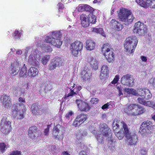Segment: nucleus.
I'll list each match as a JSON object with an SVG mask.
<instances>
[{
  "label": "nucleus",
  "mask_w": 155,
  "mask_h": 155,
  "mask_svg": "<svg viewBox=\"0 0 155 155\" xmlns=\"http://www.w3.org/2000/svg\"><path fill=\"white\" fill-rule=\"evenodd\" d=\"M51 36H47L45 38V43L58 48L61 46L62 42L60 38L62 37L61 33L58 31H53L51 33Z\"/></svg>",
  "instance_id": "1"
},
{
  "label": "nucleus",
  "mask_w": 155,
  "mask_h": 155,
  "mask_svg": "<svg viewBox=\"0 0 155 155\" xmlns=\"http://www.w3.org/2000/svg\"><path fill=\"white\" fill-rule=\"evenodd\" d=\"M118 15L119 20L126 24L131 23L134 18L131 12L126 8L120 9Z\"/></svg>",
  "instance_id": "2"
},
{
  "label": "nucleus",
  "mask_w": 155,
  "mask_h": 155,
  "mask_svg": "<svg viewBox=\"0 0 155 155\" xmlns=\"http://www.w3.org/2000/svg\"><path fill=\"white\" fill-rule=\"evenodd\" d=\"M138 43L135 36L129 37L126 39L124 44V47L129 54H133Z\"/></svg>",
  "instance_id": "3"
},
{
  "label": "nucleus",
  "mask_w": 155,
  "mask_h": 155,
  "mask_svg": "<svg viewBox=\"0 0 155 155\" xmlns=\"http://www.w3.org/2000/svg\"><path fill=\"white\" fill-rule=\"evenodd\" d=\"M155 129V125L152 121L147 120L143 121L141 124L140 127V132L143 137L146 136L148 134L147 130L150 132Z\"/></svg>",
  "instance_id": "4"
},
{
  "label": "nucleus",
  "mask_w": 155,
  "mask_h": 155,
  "mask_svg": "<svg viewBox=\"0 0 155 155\" xmlns=\"http://www.w3.org/2000/svg\"><path fill=\"white\" fill-rule=\"evenodd\" d=\"M7 116L6 115L3 116L0 123V131L5 134H9L12 128V122L10 121L7 120Z\"/></svg>",
  "instance_id": "5"
},
{
  "label": "nucleus",
  "mask_w": 155,
  "mask_h": 155,
  "mask_svg": "<svg viewBox=\"0 0 155 155\" xmlns=\"http://www.w3.org/2000/svg\"><path fill=\"white\" fill-rule=\"evenodd\" d=\"M123 123L124 130L127 141L130 145H135L138 140L137 135L134 133L131 134L127 125L124 122Z\"/></svg>",
  "instance_id": "6"
},
{
  "label": "nucleus",
  "mask_w": 155,
  "mask_h": 155,
  "mask_svg": "<svg viewBox=\"0 0 155 155\" xmlns=\"http://www.w3.org/2000/svg\"><path fill=\"white\" fill-rule=\"evenodd\" d=\"M26 111V108H19L15 105H12L11 107V117L13 119H22L24 117Z\"/></svg>",
  "instance_id": "7"
},
{
  "label": "nucleus",
  "mask_w": 155,
  "mask_h": 155,
  "mask_svg": "<svg viewBox=\"0 0 155 155\" xmlns=\"http://www.w3.org/2000/svg\"><path fill=\"white\" fill-rule=\"evenodd\" d=\"M83 43L78 40H76L70 45V49L72 55L76 56L79 52L83 50Z\"/></svg>",
  "instance_id": "8"
},
{
  "label": "nucleus",
  "mask_w": 155,
  "mask_h": 155,
  "mask_svg": "<svg viewBox=\"0 0 155 155\" xmlns=\"http://www.w3.org/2000/svg\"><path fill=\"white\" fill-rule=\"evenodd\" d=\"M135 2L144 8H147L148 7L155 8V0H135Z\"/></svg>",
  "instance_id": "9"
},
{
  "label": "nucleus",
  "mask_w": 155,
  "mask_h": 155,
  "mask_svg": "<svg viewBox=\"0 0 155 155\" xmlns=\"http://www.w3.org/2000/svg\"><path fill=\"white\" fill-rule=\"evenodd\" d=\"M87 117L86 114L81 113L77 115L73 123V126L75 127H78L85 122Z\"/></svg>",
  "instance_id": "10"
},
{
  "label": "nucleus",
  "mask_w": 155,
  "mask_h": 155,
  "mask_svg": "<svg viewBox=\"0 0 155 155\" xmlns=\"http://www.w3.org/2000/svg\"><path fill=\"white\" fill-rule=\"evenodd\" d=\"M134 81L133 76L128 74L123 75L121 79L122 84L129 87H131L134 85Z\"/></svg>",
  "instance_id": "11"
},
{
  "label": "nucleus",
  "mask_w": 155,
  "mask_h": 155,
  "mask_svg": "<svg viewBox=\"0 0 155 155\" xmlns=\"http://www.w3.org/2000/svg\"><path fill=\"white\" fill-rule=\"evenodd\" d=\"M76 103L78 109L81 111L87 112L89 111L91 109V106L88 103L78 99L76 100Z\"/></svg>",
  "instance_id": "12"
},
{
  "label": "nucleus",
  "mask_w": 155,
  "mask_h": 155,
  "mask_svg": "<svg viewBox=\"0 0 155 155\" xmlns=\"http://www.w3.org/2000/svg\"><path fill=\"white\" fill-rule=\"evenodd\" d=\"M1 103L2 106H4L5 108H8L12 104L11 98L9 96L3 94L0 98Z\"/></svg>",
  "instance_id": "13"
},
{
  "label": "nucleus",
  "mask_w": 155,
  "mask_h": 155,
  "mask_svg": "<svg viewBox=\"0 0 155 155\" xmlns=\"http://www.w3.org/2000/svg\"><path fill=\"white\" fill-rule=\"evenodd\" d=\"M20 68L19 63L17 60L15 61L11 64L9 68V73L12 75H17Z\"/></svg>",
  "instance_id": "14"
},
{
  "label": "nucleus",
  "mask_w": 155,
  "mask_h": 155,
  "mask_svg": "<svg viewBox=\"0 0 155 155\" xmlns=\"http://www.w3.org/2000/svg\"><path fill=\"white\" fill-rule=\"evenodd\" d=\"M29 137L31 139H35L39 136V130L37 127L35 126L30 127L28 132Z\"/></svg>",
  "instance_id": "15"
},
{
  "label": "nucleus",
  "mask_w": 155,
  "mask_h": 155,
  "mask_svg": "<svg viewBox=\"0 0 155 155\" xmlns=\"http://www.w3.org/2000/svg\"><path fill=\"white\" fill-rule=\"evenodd\" d=\"M40 107V106L36 104H33L32 105L31 111L33 115L40 116L43 114L44 110Z\"/></svg>",
  "instance_id": "16"
},
{
  "label": "nucleus",
  "mask_w": 155,
  "mask_h": 155,
  "mask_svg": "<svg viewBox=\"0 0 155 155\" xmlns=\"http://www.w3.org/2000/svg\"><path fill=\"white\" fill-rule=\"evenodd\" d=\"M135 104H130L125 106L122 110L129 115L134 116Z\"/></svg>",
  "instance_id": "17"
},
{
  "label": "nucleus",
  "mask_w": 155,
  "mask_h": 155,
  "mask_svg": "<svg viewBox=\"0 0 155 155\" xmlns=\"http://www.w3.org/2000/svg\"><path fill=\"white\" fill-rule=\"evenodd\" d=\"M144 24L140 21H138L135 23L134 26L133 31L140 35L144 31Z\"/></svg>",
  "instance_id": "18"
},
{
  "label": "nucleus",
  "mask_w": 155,
  "mask_h": 155,
  "mask_svg": "<svg viewBox=\"0 0 155 155\" xmlns=\"http://www.w3.org/2000/svg\"><path fill=\"white\" fill-rule=\"evenodd\" d=\"M64 127L62 125L57 124L56 126H54L53 128L52 132V135L54 139H57V140H59L58 134L60 131L64 129Z\"/></svg>",
  "instance_id": "19"
},
{
  "label": "nucleus",
  "mask_w": 155,
  "mask_h": 155,
  "mask_svg": "<svg viewBox=\"0 0 155 155\" xmlns=\"http://www.w3.org/2000/svg\"><path fill=\"white\" fill-rule=\"evenodd\" d=\"M110 25L115 30L118 31L121 30L123 28V25L114 19L111 20L110 22Z\"/></svg>",
  "instance_id": "20"
},
{
  "label": "nucleus",
  "mask_w": 155,
  "mask_h": 155,
  "mask_svg": "<svg viewBox=\"0 0 155 155\" xmlns=\"http://www.w3.org/2000/svg\"><path fill=\"white\" fill-rule=\"evenodd\" d=\"M91 74H89L87 71L83 70L81 73V79L83 82H89L91 81Z\"/></svg>",
  "instance_id": "21"
},
{
  "label": "nucleus",
  "mask_w": 155,
  "mask_h": 155,
  "mask_svg": "<svg viewBox=\"0 0 155 155\" xmlns=\"http://www.w3.org/2000/svg\"><path fill=\"white\" fill-rule=\"evenodd\" d=\"M126 124L123 121H120V120L115 119L112 123L113 131L114 133L117 131L120 128L119 124H121L122 125V130H124L123 123Z\"/></svg>",
  "instance_id": "22"
},
{
  "label": "nucleus",
  "mask_w": 155,
  "mask_h": 155,
  "mask_svg": "<svg viewBox=\"0 0 155 155\" xmlns=\"http://www.w3.org/2000/svg\"><path fill=\"white\" fill-rule=\"evenodd\" d=\"M134 116L142 114L146 111L145 108L138 104H135Z\"/></svg>",
  "instance_id": "23"
},
{
  "label": "nucleus",
  "mask_w": 155,
  "mask_h": 155,
  "mask_svg": "<svg viewBox=\"0 0 155 155\" xmlns=\"http://www.w3.org/2000/svg\"><path fill=\"white\" fill-rule=\"evenodd\" d=\"M109 71L107 65H103L101 67L100 76V78L103 79L107 77L108 75Z\"/></svg>",
  "instance_id": "24"
},
{
  "label": "nucleus",
  "mask_w": 155,
  "mask_h": 155,
  "mask_svg": "<svg viewBox=\"0 0 155 155\" xmlns=\"http://www.w3.org/2000/svg\"><path fill=\"white\" fill-rule=\"evenodd\" d=\"M80 19L81 22V24L83 27L86 28L89 26L87 16L83 14H82L80 16Z\"/></svg>",
  "instance_id": "25"
},
{
  "label": "nucleus",
  "mask_w": 155,
  "mask_h": 155,
  "mask_svg": "<svg viewBox=\"0 0 155 155\" xmlns=\"http://www.w3.org/2000/svg\"><path fill=\"white\" fill-rule=\"evenodd\" d=\"M95 45V43L92 40L88 39L86 40L85 47L87 50L91 51L94 49Z\"/></svg>",
  "instance_id": "26"
},
{
  "label": "nucleus",
  "mask_w": 155,
  "mask_h": 155,
  "mask_svg": "<svg viewBox=\"0 0 155 155\" xmlns=\"http://www.w3.org/2000/svg\"><path fill=\"white\" fill-rule=\"evenodd\" d=\"M39 71L36 68L31 67L28 71V75L31 77H34L38 75Z\"/></svg>",
  "instance_id": "27"
},
{
  "label": "nucleus",
  "mask_w": 155,
  "mask_h": 155,
  "mask_svg": "<svg viewBox=\"0 0 155 155\" xmlns=\"http://www.w3.org/2000/svg\"><path fill=\"white\" fill-rule=\"evenodd\" d=\"M112 48L110 45L108 43H105L101 47V51L103 55L109 53L112 51Z\"/></svg>",
  "instance_id": "28"
},
{
  "label": "nucleus",
  "mask_w": 155,
  "mask_h": 155,
  "mask_svg": "<svg viewBox=\"0 0 155 155\" xmlns=\"http://www.w3.org/2000/svg\"><path fill=\"white\" fill-rule=\"evenodd\" d=\"M19 104L15 103L13 105H15L17 107L22 108H26V106L24 104L25 102V99L24 98L20 97H19L18 99Z\"/></svg>",
  "instance_id": "29"
},
{
  "label": "nucleus",
  "mask_w": 155,
  "mask_h": 155,
  "mask_svg": "<svg viewBox=\"0 0 155 155\" xmlns=\"http://www.w3.org/2000/svg\"><path fill=\"white\" fill-rule=\"evenodd\" d=\"M109 52L108 54L107 53L104 55L105 56L109 62L111 63L114 60L115 54L112 51Z\"/></svg>",
  "instance_id": "30"
},
{
  "label": "nucleus",
  "mask_w": 155,
  "mask_h": 155,
  "mask_svg": "<svg viewBox=\"0 0 155 155\" xmlns=\"http://www.w3.org/2000/svg\"><path fill=\"white\" fill-rule=\"evenodd\" d=\"M27 70V67L25 66V64H24L20 71L19 76L23 78L27 77L28 76Z\"/></svg>",
  "instance_id": "31"
},
{
  "label": "nucleus",
  "mask_w": 155,
  "mask_h": 155,
  "mask_svg": "<svg viewBox=\"0 0 155 155\" xmlns=\"http://www.w3.org/2000/svg\"><path fill=\"white\" fill-rule=\"evenodd\" d=\"M100 131L103 134V136L107 137L108 135V128L106 127L104 125L101 124L99 126Z\"/></svg>",
  "instance_id": "32"
},
{
  "label": "nucleus",
  "mask_w": 155,
  "mask_h": 155,
  "mask_svg": "<svg viewBox=\"0 0 155 155\" xmlns=\"http://www.w3.org/2000/svg\"><path fill=\"white\" fill-rule=\"evenodd\" d=\"M88 20L89 22V25L90 23L94 24L96 22V17L92 14H89L88 15Z\"/></svg>",
  "instance_id": "33"
},
{
  "label": "nucleus",
  "mask_w": 155,
  "mask_h": 155,
  "mask_svg": "<svg viewBox=\"0 0 155 155\" xmlns=\"http://www.w3.org/2000/svg\"><path fill=\"white\" fill-rule=\"evenodd\" d=\"M120 130L117 132V131L116 132L114 133L116 136H117L119 140L122 139L124 136L126 137V135L124 133V130Z\"/></svg>",
  "instance_id": "34"
},
{
  "label": "nucleus",
  "mask_w": 155,
  "mask_h": 155,
  "mask_svg": "<svg viewBox=\"0 0 155 155\" xmlns=\"http://www.w3.org/2000/svg\"><path fill=\"white\" fill-rule=\"evenodd\" d=\"M57 66H61L62 65V61L61 57L58 56L55 57L54 59L52 60Z\"/></svg>",
  "instance_id": "35"
},
{
  "label": "nucleus",
  "mask_w": 155,
  "mask_h": 155,
  "mask_svg": "<svg viewBox=\"0 0 155 155\" xmlns=\"http://www.w3.org/2000/svg\"><path fill=\"white\" fill-rule=\"evenodd\" d=\"M124 91L127 94H132L134 95L137 96V92L136 91L132 88H125L124 89Z\"/></svg>",
  "instance_id": "36"
},
{
  "label": "nucleus",
  "mask_w": 155,
  "mask_h": 155,
  "mask_svg": "<svg viewBox=\"0 0 155 155\" xmlns=\"http://www.w3.org/2000/svg\"><path fill=\"white\" fill-rule=\"evenodd\" d=\"M92 31L94 32L100 34L104 36H105L103 29L101 28H92Z\"/></svg>",
  "instance_id": "37"
},
{
  "label": "nucleus",
  "mask_w": 155,
  "mask_h": 155,
  "mask_svg": "<svg viewBox=\"0 0 155 155\" xmlns=\"http://www.w3.org/2000/svg\"><path fill=\"white\" fill-rule=\"evenodd\" d=\"M50 58V56L49 55H45L41 59V63L43 65H46L48 62L49 61Z\"/></svg>",
  "instance_id": "38"
},
{
  "label": "nucleus",
  "mask_w": 155,
  "mask_h": 155,
  "mask_svg": "<svg viewBox=\"0 0 155 155\" xmlns=\"http://www.w3.org/2000/svg\"><path fill=\"white\" fill-rule=\"evenodd\" d=\"M143 92V93H146L145 98L146 99L149 100L152 97V95L149 89L144 88Z\"/></svg>",
  "instance_id": "39"
},
{
  "label": "nucleus",
  "mask_w": 155,
  "mask_h": 155,
  "mask_svg": "<svg viewBox=\"0 0 155 155\" xmlns=\"http://www.w3.org/2000/svg\"><path fill=\"white\" fill-rule=\"evenodd\" d=\"M22 33L19 32L18 30H16L12 35L14 39L16 40L20 38Z\"/></svg>",
  "instance_id": "40"
},
{
  "label": "nucleus",
  "mask_w": 155,
  "mask_h": 155,
  "mask_svg": "<svg viewBox=\"0 0 155 155\" xmlns=\"http://www.w3.org/2000/svg\"><path fill=\"white\" fill-rule=\"evenodd\" d=\"M85 6L84 12H88L91 14L93 13V11H94V8L87 4H85Z\"/></svg>",
  "instance_id": "41"
},
{
  "label": "nucleus",
  "mask_w": 155,
  "mask_h": 155,
  "mask_svg": "<svg viewBox=\"0 0 155 155\" xmlns=\"http://www.w3.org/2000/svg\"><path fill=\"white\" fill-rule=\"evenodd\" d=\"M144 89H140L138 90L137 92V95H139L141 97L143 98H145L146 94V93L143 92L144 90Z\"/></svg>",
  "instance_id": "42"
},
{
  "label": "nucleus",
  "mask_w": 155,
  "mask_h": 155,
  "mask_svg": "<svg viewBox=\"0 0 155 155\" xmlns=\"http://www.w3.org/2000/svg\"><path fill=\"white\" fill-rule=\"evenodd\" d=\"M57 66L52 61H51L48 66V69L49 70H52L55 69Z\"/></svg>",
  "instance_id": "43"
},
{
  "label": "nucleus",
  "mask_w": 155,
  "mask_h": 155,
  "mask_svg": "<svg viewBox=\"0 0 155 155\" xmlns=\"http://www.w3.org/2000/svg\"><path fill=\"white\" fill-rule=\"evenodd\" d=\"M85 6V4H81L79 5L77 8L79 12H84Z\"/></svg>",
  "instance_id": "44"
},
{
  "label": "nucleus",
  "mask_w": 155,
  "mask_h": 155,
  "mask_svg": "<svg viewBox=\"0 0 155 155\" xmlns=\"http://www.w3.org/2000/svg\"><path fill=\"white\" fill-rule=\"evenodd\" d=\"M144 99V98H143L142 97V98L139 97L137 98V100L139 103L146 106L147 101H146Z\"/></svg>",
  "instance_id": "45"
},
{
  "label": "nucleus",
  "mask_w": 155,
  "mask_h": 155,
  "mask_svg": "<svg viewBox=\"0 0 155 155\" xmlns=\"http://www.w3.org/2000/svg\"><path fill=\"white\" fill-rule=\"evenodd\" d=\"M146 106L151 107L154 109H155V102L153 101H147Z\"/></svg>",
  "instance_id": "46"
},
{
  "label": "nucleus",
  "mask_w": 155,
  "mask_h": 155,
  "mask_svg": "<svg viewBox=\"0 0 155 155\" xmlns=\"http://www.w3.org/2000/svg\"><path fill=\"white\" fill-rule=\"evenodd\" d=\"M112 138H112L111 137H110V140L108 142V145L110 149L113 150L114 149L115 147L113 146V144L114 145V144L113 142V140L111 139Z\"/></svg>",
  "instance_id": "47"
},
{
  "label": "nucleus",
  "mask_w": 155,
  "mask_h": 155,
  "mask_svg": "<svg viewBox=\"0 0 155 155\" xmlns=\"http://www.w3.org/2000/svg\"><path fill=\"white\" fill-rule=\"evenodd\" d=\"M96 137L97 140L100 143H102V142L104 138L103 137L102 135L101 134H96Z\"/></svg>",
  "instance_id": "48"
},
{
  "label": "nucleus",
  "mask_w": 155,
  "mask_h": 155,
  "mask_svg": "<svg viewBox=\"0 0 155 155\" xmlns=\"http://www.w3.org/2000/svg\"><path fill=\"white\" fill-rule=\"evenodd\" d=\"M6 145L5 143H0V150L2 153H3L5 150Z\"/></svg>",
  "instance_id": "49"
},
{
  "label": "nucleus",
  "mask_w": 155,
  "mask_h": 155,
  "mask_svg": "<svg viewBox=\"0 0 155 155\" xmlns=\"http://www.w3.org/2000/svg\"><path fill=\"white\" fill-rule=\"evenodd\" d=\"M148 83L151 86L155 87V77L150 79L149 80Z\"/></svg>",
  "instance_id": "50"
},
{
  "label": "nucleus",
  "mask_w": 155,
  "mask_h": 155,
  "mask_svg": "<svg viewBox=\"0 0 155 155\" xmlns=\"http://www.w3.org/2000/svg\"><path fill=\"white\" fill-rule=\"evenodd\" d=\"M9 155H21V152L17 150L13 151Z\"/></svg>",
  "instance_id": "51"
},
{
  "label": "nucleus",
  "mask_w": 155,
  "mask_h": 155,
  "mask_svg": "<svg viewBox=\"0 0 155 155\" xmlns=\"http://www.w3.org/2000/svg\"><path fill=\"white\" fill-rule=\"evenodd\" d=\"M99 99L98 98H91L90 100V102L93 104H97L99 102Z\"/></svg>",
  "instance_id": "52"
},
{
  "label": "nucleus",
  "mask_w": 155,
  "mask_h": 155,
  "mask_svg": "<svg viewBox=\"0 0 155 155\" xmlns=\"http://www.w3.org/2000/svg\"><path fill=\"white\" fill-rule=\"evenodd\" d=\"M51 127V125L49 124L47 125V128L45 130L44 133L46 136H48V134L49 129Z\"/></svg>",
  "instance_id": "53"
},
{
  "label": "nucleus",
  "mask_w": 155,
  "mask_h": 155,
  "mask_svg": "<svg viewBox=\"0 0 155 155\" xmlns=\"http://www.w3.org/2000/svg\"><path fill=\"white\" fill-rule=\"evenodd\" d=\"M119 78V75H117L115 76V77L114 79L111 82V83L112 84H115L117 83L118 82Z\"/></svg>",
  "instance_id": "54"
},
{
  "label": "nucleus",
  "mask_w": 155,
  "mask_h": 155,
  "mask_svg": "<svg viewBox=\"0 0 155 155\" xmlns=\"http://www.w3.org/2000/svg\"><path fill=\"white\" fill-rule=\"evenodd\" d=\"M73 114V112L71 111H69V112L67 114H66L65 116V117H66V118L69 119L70 118V117L72 116Z\"/></svg>",
  "instance_id": "55"
},
{
  "label": "nucleus",
  "mask_w": 155,
  "mask_h": 155,
  "mask_svg": "<svg viewBox=\"0 0 155 155\" xmlns=\"http://www.w3.org/2000/svg\"><path fill=\"white\" fill-rule=\"evenodd\" d=\"M74 89L73 90H71V91L69 93V94H68V96L66 95L65 97H69V96H73V95H74V94H76V93L75 92H74Z\"/></svg>",
  "instance_id": "56"
},
{
  "label": "nucleus",
  "mask_w": 155,
  "mask_h": 155,
  "mask_svg": "<svg viewBox=\"0 0 155 155\" xmlns=\"http://www.w3.org/2000/svg\"><path fill=\"white\" fill-rule=\"evenodd\" d=\"M45 51L47 52H51L52 51V49L50 46H48L45 48Z\"/></svg>",
  "instance_id": "57"
},
{
  "label": "nucleus",
  "mask_w": 155,
  "mask_h": 155,
  "mask_svg": "<svg viewBox=\"0 0 155 155\" xmlns=\"http://www.w3.org/2000/svg\"><path fill=\"white\" fill-rule=\"evenodd\" d=\"M117 88L119 91V96H120L121 95H122L123 94L122 92V89L121 86H118L117 87Z\"/></svg>",
  "instance_id": "58"
},
{
  "label": "nucleus",
  "mask_w": 155,
  "mask_h": 155,
  "mask_svg": "<svg viewBox=\"0 0 155 155\" xmlns=\"http://www.w3.org/2000/svg\"><path fill=\"white\" fill-rule=\"evenodd\" d=\"M147 150L146 149H142L140 150V153L142 155H146Z\"/></svg>",
  "instance_id": "59"
},
{
  "label": "nucleus",
  "mask_w": 155,
  "mask_h": 155,
  "mask_svg": "<svg viewBox=\"0 0 155 155\" xmlns=\"http://www.w3.org/2000/svg\"><path fill=\"white\" fill-rule=\"evenodd\" d=\"M109 106V103L108 102L106 104H104L103 106H102L101 107V108L103 110H104L105 109H107L108 108V107Z\"/></svg>",
  "instance_id": "60"
},
{
  "label": "nucleus",
  "mask_w": 155,
  "mask_h": 155,
  "mask_svg": "<svg viewBox=\"0 0 155 155\" xmlns=\"http://www.w3.org/2000/svg\"><path fill=\"white\" fill-rule=\"evenodd\" d=\"M140 58L143 61H144L145 62H147V57L143 55L140 56Z\"/></svg>",
  "instance_id": "61"
},
{
  "label": "nucleus",
  "mask_w": 155,
  "mask_h": 155,
  "mask_svg": "<svg viewBox=\"0 0 155 155\" xmlns=\"http://www.w3.org/2000/svg\"><path fill=\"white\" fill-rule=\"evenodd\" d=\"M94 59V58L93 57H89L87 58V61L90 63L91 64H92L93 62V61Z\"/></svg>",
  "instance_id": "62"
},
{
  "label": "nucleus",
  "mask_w": 155,
  "mask_h": 155,
  "mask_svg": "<svg viewBox=\"0 0 155 155\" xmlns=\"http://www.w3.org/2000/svg\"><path fill=\"white\" fill-rule=\"evenodd\" d=\"M91 65L92 68L94 70H96L98 68V67L97 65V63H96V64L94 63V65H93V63H92Z\"/></svg>",
  "instance_id": "63"
},
{
  "label": "nucleus",
  "mask_w": 155,
  "mask_h": 155,
  "mask_svg": "<svg viewBox=\"0 0 155 155\" xmlns=\"http://www.w3.org/2000/svg\"><path fill=\"white\" fill-rule=\"evenodd\" d=\"M79 155H87V154L86 152L84 151V150H82L81 151L79 154Z\"/></svg>",
  "instance_id": "64"
}]
</instances>
